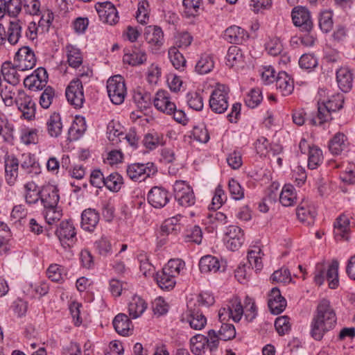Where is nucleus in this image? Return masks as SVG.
Here are the masks:
<instances>
[{
	"label": "nucleus",
	"instance_id": "36",
	"mask_svg": "<svg viewBox=\"0 0 355 355\" xmlns=\"http://www.w3.org/2000/svg\"><path fill=\"white\" fill-rule=\"evenodd\" d=\"M199 268L202 273L216 272L220 268L219 260L211 255L204 256L200 260Z\"/></svg>",
	"mask_w": 355,
	"mask_h": 355
},
{
	"label": "nucleus",
	"instance_id": "63",
	"mask_svg": "<svg viewBox=\"0 0 355 355\" xmlns=\"http://www.w3.org/2000/svg\"><path fill=\"white\" fill-rule=\"evenodd\" d=\"M188 105L196 110L200 111L203 108V98L197 92L189 93L187 96Z\"/></svg>",
	"mask_w": 355,
	"mask_h": 355
},
{
	"label": "nucleus",
	"instance_id": "61",
	"mask_svg": "<svg viewBox=\"0 0 355 355\" xmlns=\"http://www.w3.org/2000/svg\"><path fill=\"white\" fill-rule=\"evenodd\" d=\"M37 130L35 128L24 130L20 139L25 145L35 144L38 142Z\"/></svg>",
	"mask_w": 355,
	"mask_h": 355
},
{
	"label": "nucleus",
	"instance_id": "26",
	"mask_svg": "<svg viewBox=\"0 0 355 355\" xmlns=\"http://www.w3.org/2000/svg\"><path fill=\"white\" fill-rule=\"evenodd\" d=\"M349 218L345 214L340 215L334 223V235L337 240H348Z\"/></svg>",
	"mask_w": 355,
	"mask_h": 355
},
{
	"label": "nucleus",
	"instance_id": "58",
	"mask_svg": "<svg viewBox=\"0 0 355 355\" xmlns=\"http://www.w3.org/2000/svg\"><path fill=\"white\" fill-rule=\"evenodd\" d=\"M275 327L280 336L285 335L291 331L290 318L287 315L278 317L275 322Z\"/></svg>",
	"mask_w": 355,
	"mask_h": 355
},
{
	"label": "nucleus",
	"instance_id": "48",
	"mask_svg": "<svg viewBox=\"0 0 355 355\" xmlns=\"http://www.w3.org/2000/svg\"><path fill=\"white\" fill-rule=\"evenodd\" d=\"M323 159L322 150L317 147H309L308 167L310 169H315L320 165Z\"/></svg>",
	"mask_w": 355,
	"mask_h": 355
},
{
	"label": "nucleus",
	"instance_id": "62",
	"mask_svg": "<svg viewBox=\"0 0 355 355\" xmlns=\"http://www.w3.org/2000/svg\"><path fill=\"white\" fill-rule=\"evenodd\" d=\"M269 146H270V144L264 137L258 138L254 143L256 152L261 157L270 156Z\"/></svg>",
	"mask_w": 355,
	"mask_h": 355
},
{
	"label": "nucleus",
	"instance_id": "22",
	"mask_svg": "<svg viewBox=\"0 0 355 355\" xmlns=\"http://www.w3.org/2000/svg\"><path fill=\"white\" fill-rule=\"evenodd\" d=\"M225 39L230 43L243 44L250 37L248 32L238 26H231L225 31Z\"/></svg>",
	"mask_w": 355,
	"mask_h": 355
},
{
	"label": "nucleus",
	"instance_id": "55",
	"mask_svg": "<svg viewBox=\"0 0 355 355\" xmlns=\"http://www.w3.org/2000/svg\"><path fill=\"white\" fill-rule=\"evenodd\" d=\"M149 5L147 1H143L138 4L137 11L136 12V19L141 24H146L149 21Z\"/></svg>",
	"mask_w": 355,
	"mask_h": 355
},
{
	"label": "nucleus",
	"instance_id": "33",
	"mask_svg": "<svg viewBox=\"0 0 355 355\" xmlns=\"http://www.w3.org/2000/svg\"><path fill=\"white\" fill-rule=\"evenodd\" d=\"M23 23L20 20L10 21L6 31V40L11 45H15L18 43L20 37H21Z\"/></svg>",
	"mask_w": 355,
	"mask_h": 355
},
{
	"label": "nucleus",
	"instance_id": "24",
	"mask_svg": "<svg viewBox=\"0 0 355 355\" xmlns=\"http://www.w3.org/2000/svg\"><path fill=\"white\" fill-rule=\"evenodd\" d=\"M296 214L300 222L309 226L314 223L317 211L314 205L304 202L297 208Z\"/></svg>",
	"mask_w": 355,
	"mask_h": 355
},
{
	"label": "nucleus",
	"instance_id": "27",
	"mask_svg": "<svg viewBox=\"0 0 355 355\" xmlns=\"http://www.w3.org/2000/svg\"><path fill=\"white\" fill-rule=\"evenodd\" d=\"M245 63V56L242 50L236 46H230L226 56V64L230 68L243 67Z\"/></svg>",
	"mask_w": 355,
	"mask_h": 355
},
{
	"label": "nucleus",
	"instance_id": "42",
	"mask_svg": "<svg viewBox=\"0 0 355 355\" xmlns=\"http://www.w3.org/2000/svg\"><path fill=\"white\" fill-rule=\"evenodd\" d=\"M168 58L173 66L178 70L183 71L186 67V59L179 49L172 46L168 49Z\"/></svg>",
	"mask_w": 355,
	"mask_h": 355
},
{
	"label": "nucleus",
	"instance_id": "29",
	"mask_svg": "<svg viewBox=\"0 0 355 355\" xmlns=\"http://www.w3.org/2000/svg\"><path fill=\"white\" fill-rule=\"evenodd\" d=\"M99 214L93 209H87L81 214V227L88 232H93L99 222Z\"/></svg>",
	"mask_w": 355,
	"mask_h": 355
},
{
	"label": "nucleus",
	"instance_id": "30",
	"mask_svg": "<svg viewBox=\"0 0 355 355\" xmlns=\"http://www.w3.org/2000/svg\"><path fill=\"white\" fill-rule=\"evenodd\" d=\"M116 331L123 336H128L133 330V326L128 316L124 313H119L115 316L112 322Z\"/></svg>",
	"mask_w": 355,
	"mask_h": 355
},
{
	"label": "nucleus",
	"instance_id": "40",
	"mask_svg": "<svg viewBox=\"0 0 355 355\" xmlns=\"http://www.w3.org/2000/svg\"><path fill=\"white\" fill-rule=\"evenodd\" d=\"M297 195L291 184H285L279 195V202L283 206L289 207L296 202Z\"/></svg>",
	"mask_w": 355,
	"mask_h": 355
},
{
	"label": "nucleus",
	"instance_id": "60",
	"mask_svg": "<svg viewBox=\"0 0 355 355\" xmlns=\"http://www.w3.org/2000/svg\"><path fill=\"white\" fill-rule=\"evenodd\" d=\"M184 266L185 263L180 259H171L163 269L175 277L180 273V271L184 268Z\"/></svg>",
	"mask_w": 355,
	"mask_h": 355
},
{
	"label": "nucleus",
	"instance_id": "31",
	"mask_svg": "<svg viewBox=\"0 0 355 355\" xmlns=\"http://www.w3.org/2000/svg\"><path fill=\"white\" fill-rule=\"evenodd\" d=\"M146 60L147 55L145 51L135 46L131 52L125 53L123 57V62L132 66L142 64Z\"/></svg>",
	"mask_w": 355,
	"mask_h": 355
},
{
	"label": "nucleus",
	"instance_id": "14",
	"mask_svg": "<svg viewBox=\"0 0 355 355\" xmlns=\"http://www.w3.org/2000/svg\"><path fill=\"white\" fill-rule=\"evenodd\" d=\"M48 79L46 70L43 67H39L24 79V84L31 90H41L46 87Z\"/></svg>",
	"mask_w": 355,
	"mask_h": 355
},
{
	"label": "nucleus",
	"instance_id": "10",
	"mask_svg": "<svg viewBox=\"0 0 355 355\" xmlns=\"http://www.w3.org/2000/svg\"><path fill=\"white\" fill-rule=\"evenodd\" d=\"M65 96L67 101L75 108H80L85 102L82 81L79 78L72 80L66 88Z\"/></svg>",
	"mask_w": 355,
	"mask_h": 355
},
{
	"label": "nucleus",
	"instance_id": "4",
	"mask_svg": "<svg viewBox=\"0 0 355 355\" xmlns=\"http://www.w3.org/2000/svg\"><path fill=\"white\" fill-rule=\"evenodd\" d=\"M107 90L111 101L115 105L123 103L127 89L123 78L120 76L110 77L107 82Z\"/></svg>",
	"mask_w": 355,
	"mask_h": 355
},
{
	"label": "nucleus",
	"instance_id": "46",
	"mask_svg": "<svg viewBox=\"0 0 355 355\" xmlns=\"http://www.w3.org/2000/svg\"><path fill=\"white\" fill-rule=\"evenodd\" d=\"M214 67L213 58L207 54L202 55L196 65V71L199 74L209 73Z\"/></svg>",
	"mask_w": 355,
	"mask_h": 355
},
{
	"label": "nucleus",
	"instance_id": "34",
	"mask_svg": "<svg viewBox=\"0 0 355 355\" xmlns=\"http://www.w3.org/2000/svg\"><path fill=\"white\" fill-rule=\"evenodd\" d=\"M165 143L166 140L163 134L157 132L146 134L142 140L143 145L149 150H153L159 146H162Z\"/></svg>",
	"mask_w": 355,
	"mask_h": 355
},
{
	"label": "nucleus",
	"instance_id": "44",
	"mask_svg": "<svg viewBox=\"0 0 355 355\" xmlns=\"http://www.w3.org/2000/svg\"><path fill=\"white\" fill-rule=\"evenodd\" d=\"M338 261L333 260L325 274L329 282V286L331 289H335L338 286Z\"/></svg>",
	"mask_w": 355,
	"mask_h": 355
},
{
	"label": "nucleus",
	"instance_id": "11",
	"mask_svg": "<svg viewBox=\"0 0 355 355\" xmlns=\"http://www.w3.org/2000/svg\"><path fill=\"white\" fill-rule=\"evenodd\" d=\"M245 241L243 230L236 225H230L227 227L223 241L226 248L231 251L238 250Z\"/></svg>",
	"mask_w": 355,
	"mask_h": 355
},
{
	"label": "nucleus",
	"instance_id": "38",
	"mask_svg": "<svg viewBox=\"0 0 355 355\" xmlns=\"http://www.w3.org/2000/svg\"><path fill=\"white\" fill-rule=\"evenodd\" d=\"M346 139L347 137L344 134L340 132L336 134L329 144V149L331 154L340 155L347 147Z\"/></svg>",
	"mask_w": 355,
	"mask_h": 355
},
{
	"label": "nucleus",
	"instance_id": "49",
	"mask_svg": "<svg viewBox=\"0 0 355 355\" xmlns=\"http://www.w3.org/2000/svg\"><path fill=\"white\" fill-rule=\"evenodd\" d=\"M206 344V336L196 335L190 339V348L192 353L196 355H200L205 352Z\"/></svg>",
	"mask_w": 355,
	"mask_h": 355
},
{
	"label": "nucleus",
	"instance_id": "28",
	"mask_svg": "<svg viewBox=\"0 0 355 355\" xmlns=\"http://www.w3.org/2000/svg\"><path fill=\"white\" fill-rule=\"evenodd\" d=\"M18 71V67H16L15 62L7 61L3 62L1 67V73L4 80L13 86L20 82V75Z\"/></svg>",
	"mask_w": 355,
	"mask_h": 355
},
{
	"label": "nucleus",
	"instance_id": "15",
	"mask_svg": "<svg viewBox=\"0 0 355 355\" xmlns=\"http://www.w3.org/2000/svg\"><path fill=\"white\" fill-rule=\"evenodd\" d=\"M96 9L101 20L103 23L114 25L118 23L119 17L115 6L110 1L98 3Z\"/></svg>",
	"mask_w": 355,
	"mask_h": 355
},
{
	"label": "nucleus",
	"instance_id": "45",
	"mask_svg": "<svg viewBox=\"0 0 355 355\" xmlns=\"http://www.w3.org/2000/svg\"><path fill=\"white\" fill-rule=\"evenodd\" d=\"M123 178L117 172L110 173L105 178V187L112 192H118L123 185Z\"/></svg>",
	"mask_w": 355,
	"mask_h": 355
},
{
	"label": "nucleus",
	"instance_id": "7",
	"mask_svg": "<svg viewBox=\"0 0 355 355\" xmlns=\"http://www.w3.org/2000/svg\"><path fill=\"white\" fill-rule=\"evenodd\" d=\"M15 103L21 112V118L28 121L35 119L36 104L32 96L28 95L24 90H18Z\"/></svg>",
	"mask_w": 355,
	"mask_h": 355
},
{
	"label": "nucleus",
	"instance_id": "50",
	"mask_svg": "<svg viewBox=\"0 0 355 355\" xmlns=\"http://www.w3.org/2000/svg\"><path fill=\"white\" fill-rule=\"evenodd\" d=\"M21 167L26 173L31 175H37L41 172L40 164L30 154L25 157V160L21 163Z\"/></svg>",
	"mask_w": 355,
	"mask_h": 355
},
{
	"label": "nucleus",
	"instance_id": "5",
	"mask_svg": "<svg viewBox=\"0 0 355 355\" xmlns=\"http://www.w3.org/2000/svg\"><path fill=\"white\" fill-rule=\"evenodd\" d=\"M175 200L184 207L193 206L196 202V196L192 187L184 180H176L173 184Z\"/></svg>",
	"mask_w": 355,
	"mask_h": 355
},
{
	"label": "nucleus",
	"instance_id": "39",
	"mask_svg": "<svg viewBox=\"0 0 355 355\" xmlns=\"http://www.w3.org/2000/svg\"><path fill=\"white\" fill-rule=\"evenodd\" d=\"M67 62L73 68H77L83 63V55L80 50L76 46L68 44L66 46Z\"/></svg>",
	"mask_w": 355,
	"mask_h": 355
},
{
	"label": "nucleus",
	"instance_id": "6",
	"mask_svg": "<svg viewBox=\"0 0 355 355\" xmlns=\"http://www.w3.org/2000/svg\"><path fill=\"white\" fill-rule=\"evenodd\" d=\"M126 173L130 179L140 182L155 175L157 173V168L153 162L134 163L127 166Z\"/></svg>",
	"mask_w": 355,
	"mask_h": 355
},
{
	"label": "nucleus",
	"instance_id": "8",
	"mask_svg": "<svg viewBox=\"0 0 355 355\" xmlns=\"http://www.w3.org/2000/svg\"><path fill=\"white\" fill-rule=\"evenodd\" d=\"M244 313L243 304L241 299L233 297L227 304V306L221 308L218 311L220 322L228 321L230 318L235 322H239Z\"/></svg>",
	"mask_w": 355,
	"mask_h": 355
},
{
	"label": "nucleus",
	"instance_id": "54",
	"mask_svg": "<svg viewBox=\"0 0 355 355\" xmlns=\"http://www.w3.org/2000/svg\"><path fill=\"white\" fill-rule=\"evenodd\" d=\"M332 12L329 10H324L320 12L319 17V26L324 32H329L333 28Z\"/></svg>",
	"mask_w": 355,
	"mask_h": 355
},
{
	"label": "nucleus",
	"instance_id": "52",
	"mask_svg": "<svg viewBox=\"0 0 355 355\" xmlns=\"http://www.w3.org/2000/svg\"><path fill=\"white\" fill-rule=\"evenodd\" d=\"M226 321H223L221 322V326L218 331L220 340H229L235 338L236 336V329L234 326L232 324H230L225 322Z\"/></svg>",
	"mask_w": 355,
	"mask_h": 355
},
{
	"label": "nucleus",
	"instance_id": "21",
	"mask_svg": "<svg viewBox=\"0 0 355 355\" xmlns=\"http://www.w3.org/2000/svg\"><path fill=\"white\" fill-rule=\"evenodd\" d=\"M19 160L14 155L4 157L5 177L9 185H14L18 177Z\"/></svg>",
	"mask_w": 355,
	"mask_h": 355
},
{
	"label": "nucleus",
	"instance_id": "43",
	"mask_svg": "<svg viewBox=\"0 0 355 355\" xmlns=\"http://www.w3.org/2000/svg\"><path fill=\"white\" fill-rule=\"evenodd\" d=\"M202 0H183V13L187 18L196 17L200 14Z\"/></svg>",
	"mask_w": 355,
	"mask_h": 355
},
{
	"label": "nucleus",
	"instance_id": "19",
	"mask_svg": "<svg viewBox=\"0 0 355 355\" xmlns=\"http://www.w3.org/2000/svg\"><path fill=\"white\" fill-rule=\"evenodd\" d=\"M148 202L155 208L164 207L169 201V193L161 187H153L148 193Z\"/></svg>",
	"mask_w": 355,
	"mask_h": 355
},
{
	"label": "nucleus",
	"instance_id": "12",
	"mask_svg": "<svg viewBox=\"0 0 355 355\" xmlns=\"http://www.w3.org/2000/svg\"><path fill=\"white\" fill-rule=\"evenodd\" d=\"M63 248H71L76 241V232L73 223L71 220L62 221L55 231Z\"/></svg>",
	"mask_w": 355,
	"mask_h": 355
},
{
	"label": "nucleus",
	"instance_id": "3",
	"mask_svg": "<svg viewBox=\"0 0 355 355\" xmlns=\"http://www.w3.org/2000/svg\"><path fill=\"white\" fill-rule=\"evenodd\" d=\"M230 88L222 84H217L209 98V107L216 114L224 113L229 107Z\"/></svg>",
	"mask_w": 355,
	"mask_h": 355
},
{
	"label": "nucleus",
	"instance_id": "64",
	"mask_svg": "<svg viewBox=\"0 0 355 355\" xmlns=\"http://www.w3.org/2000/svg\"><path fill=\"white\" fill-rule=\"evenodd\" d=\"M340 179L342 182L353 184L355 183V165L348 164L345 170L340 172Z\"/></svg>",
	"mask_w": 355,
	"mask_h": 355
},
{
	"label": "nucleus",
	"instance_id": "37",
	"mask_svg": "<svg viewBox=\"0 0 355 355\" xmlns=\"http://www.w3.org/2000/svg\"><path fill=\"white\" fill-rule=\"evenodd\" d=\"M146 302L140 297L134 296L128 304V312L130 317L137 318L146 309Z\"/></svg>",
	"mask_w": 355,
	"mask_h": 355
},
{
	"label": "nucleus",
	"instance_id": "57",
	"mask_svg": "<svg viewBox=\"0 0 355 355\" xmlns=\"http://www.w3.org/2000/svg\"><path fill=\"white\" fill-rule=\"evenodd\" d=\"M94 245L98 253L101 256L107 257L112 253L110 241L105 236H102L100 239L96 241Z\"/></svg>",
	"mask_w": 355,
	"mask_h": 355
},
{
	"label": "nucleus",
	"instance_id": "41",
	"mask_svg": "<svg viewBox=\"0 0 355 355\" xmlns=\"http://www.w3.org/2000/svg\"><path fill=\"white\" fill-rule=\"evenodd\" d=\"M189 322L192 329L200 330L205 327L207 318L199 309H190Z\"/></svg>",
	"mask_w": 355,
	"mask_h": 355
},
{
	"label": "nucleus",
	"instance_id": "56",
	"mask_svg": "<svg viewBox=\"0 0 355 355\" xmlns=\"http://www.w3.org/2000/svg\"><path fill=\"white\" fill-rule=\"evenodd\" d=\"M262 94L259 89L255 88L250 90L245 98V104L248 107L254 108L262 101Z\"/></svg>",
	"mask_w": 355,
	"mask_h": 355
},
{
	"label": "nucleus",
	"instance_id": "51",
	"mask_svg": "<svg viewBox=\"0 0 355 355\" xmlns=\"http://www.w3.org/2000/svg\"><path fill=\"white\" fill-rule=\"evenodd\" d=\"M244 313L245 319L252 322L257 315V310L254 300L248 296H246L244 300Z\"/></svg>",
	"mask_w": 355,
	"mask_h": 355
},
{
	"label": "nucleus",
	"instance_id": "9",
	"mask_svg": "<svg viewBox=\"0 0 355 355\" xmlns=\"http://www.w3.org/2000/svg\"><path fill=\"white\" fill-rule=\"evenodd\" d=\"M292 21L301 32H311L314 24L309 10L302 6H295L291 11Z\"/></svg>",
	"mask_w": 355,
	"mask_h": 355
},
{
	"label": "nucleus",
	"instance_id": "59",
	"mask_svg": "<svg viewBox=\"0 0 355 355\" xmlns=\"http://www.w3.org/2000/svg\"><path fill=\"white\" fill-rule=\"evenodd\" d=\"M137 259L139 262V269L142 274L145 277L151 275L154 270V267L150 263L147 254L144 252H141L137 255Z\"/></svg>",
	"mask_w": 355,
	"mask_h": 355
},
{
	"label": "nucleus",
	"instance_id": "13",
	"mask_svg": "<svg viewBox=\"0 0 355 355\" xmlns=\"http://www.w3.org/2000/svg\"><path fill=\"white\" fill-rule=\"evenodd\" d=\"M14 62L19 71L33 69L36 64V58L33 51L28 46H22L15 53Z\"/></svg>",
	"mask_w": 355,
	"mask_h": 355
},
{
	"label": "nucleus",
	"instance_id": "35",
	"mask_svg": "<svg viewBox=\"0 0 355 355\" xmlns=\"http://www.w3.org/2000/svg\"><path fill=\"white\" fill-rule=\"evenodd\" d=\"M155 279L158 286L162 290H171L176 284L175 277L163 268L161 271L157 272Z\"/></svg>",
	"mask_w": 355,
	"mask_h": 355
},
{
	"label": "nucleus",
	"instance_id": "25",
	"mask_svg": "<svg viewBox=\"0 0 355 355\" xmlns=\"http://www.w3.org/2000/svg\"><path fill=\"white\" fill-rule=\"evenodd\" d=\"M275 84L277 90L284 96L291 94L294 89L293 79L285 71L278 73Z\"/></svg>",
	"mask_w": 355,
	"mask_h": 355
},
{
	"label": "nucleus",
	"instance_id": "47",
	"mask_svg": "<svg viewBox=\"0 0 355 355\" xmlns=\"http://www.w3.org/2000/svg\"><path fill=\"white\" fill-rule=\"evenodd\" d=\"M25 200L28 204H35L40 199V190L37 189V184L31 181L24 185Z\"/></svg>",
	"mask_w": 355,
	"mask_h": 355
},
{
	"label": "nucleus",
	"instance_id": "2",
	"mask_svg": "<svg viewBox=\"0 0 355 355\" xmlns=\"http://www.w3.org/2000/svg\"><path fill=\"white\" fill-rule=\"evenodd\" d=\"M343 94L338 93L332 95L327 101H318V115L316 119H312L311 123L313 125H322L332 119L331 113L336 112L343 107Z\"/></svg>",
	"mask_w": 355,
	"mask_h": 355
},
{
	"label": "nucleus",
	"instance_id": "53",
	"mask_svg": "<svg viewBox=\"0 0 355 355\" xmlns=\"http://www.w3.org/2000/svg\"><path fill=\"white\" fill-rule=\"evenodd\" d=\"M55 96V89L51 86L46 87L40 97V106L44 109L49 108Z\"/></svg>",
	"mask_w": 355,
	"mask_h": 355
},
{
	"label": "nucleus",
	"instance_id": "23",
	"mask_svg": "<svg viewBox=\"0 0 355 355\" xmlns=\"http://www.w3.org/2000/svg\"><path fill=\"white\" fill-rule=\"evenodd\" d=\"M63 124L60 113L54 112L46 121V130L51 138H58L62 132Z\"/></svg>",
	"mask_w": 355,
	"mask_h": 355
},
{
	"label": "nucleus",
	"instance_id": "20",
	"mask_svg": "<svg viewBox=\"0 0 355 355\" xmlns=\"http://www.w3.org/2000/svg\"><path fill=\"white\" fill-rule=\"evenodd\" d=\"M286 299L281 295L278 288H272L268 295V306L272 314L278 315L284 311L286 307Z\"/></svg>",
	"mask_w": 355,
	"mask_h": 355
},
{
	"label": "nucleus",
	"instance_id": "32",
	"mask_svg": "<svg viewBox=\"0 0 355 355\" xmlns=\"http://www.w3.org/2000/svg\"><path fill=\"white\" fill-rule=\"evenodd\" d=\"M336 80L339 88L344 92H349L352 87V74L347 68L341 67L336 71Z\"/></svg>",
	"mask_w": 355,
	"mask_h": 355
},
{
	"label": "nucleus",
	"instance_id": "18",
	"mask_svg": "<svg viewBox=\"0 0 355 355\" xmlns=\"http://www.w3.org/2000/svg\"><path fill=\"white\" fill-rule=\"evenodd\" d=\"M57 187L48 184L40 189V200L44 207L54 208L60 200Z\"/></svg>",
	"mask_w": 355,
	"mask_h": 355
},
{
	"label": "nucleus",
	"instance_id": "17",
	"mask_svg": "<svg viewBox=\"0 0 355 355\" xmlns=\"http://www.w3.org/2000/svg\"><path fill=\"white\" fill-rule=\"evenodd\" d=\"M144 36L145 40L151 46L159 49L164 44V34L160 26H148L144 29Z\"/></svg>",
	"mask_w": 355,
	"mask_h": 355
},
{
	"label": "nucleus",
	"instance_id": "16",
	"mask_svg": "<svg viewBox=\"0 0 355 355\" xmlns=\"http://www.w3.org/2000/svg\"><path fill=\"white\" fill-rule=\"evenodd\" d=\"M153 103L156 109L168 115H172L175 110V104L171 101V98L168 92L159 90L153 100Z\"/></svg>",
	"mask_w": 355,
	"mask_h": 355
},
{
	"label": "nucleus",
	"instance_id": "1",
	"mask_svg": "<svg viewBox=\"0 0 355 355\" xmlns=\"http://www.w3.org/2000/svg\"><path fill=\"white\" fill-rule=\"evenodd\" d=\"M336 315L330 302L322 299L311 322V336L315 340H321L326 333L336 327Z\"/></svg>",
	"mask_w": 355,
	"mask_h": 355
}]
</instances>
